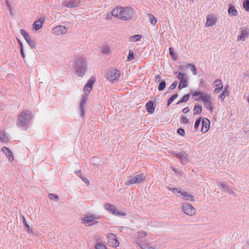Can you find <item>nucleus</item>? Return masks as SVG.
I'll return each instance as SVG.
<instances>
[{"mask_svg": "<svg viewBox=\"0 0 249 249\" xmlns=\"http://www.w3.org/2000/svg\"><path fill=\"white\" fill-rule=\"evenodd\" d=\"M5 2H6L7 6L8 7L10 8V4L9 1L8 0H6Z\"/></svg>", "mask_w": 249, "mask_h": 249, "instance_id": "338daca9", "label": "nucleus"}, {"mask_svg": "<svg viewBox=\"0 0 249 249\" xmlns=\"http://www.w3.org/2000/svg\"><path fill=\"white\" fill-rule=\"evenodd\" d=\"M134 58V53L132 51L130 50L129 52L128 56L127 57V60L128 61H131Z\"/></svg>", "mask_w": 249, "mask_h": 249, "instance_id": "a18cd8bd", "label": "nucleus"}, {"mask_svg": "<svg viewBox=\"0 0 249 249\" xmlns=\"http://www.w3.org/2000/svg\"><path fill=\"white\" fill-rule=\"evenodd\" d=\"M202 110V107L200 105H196L194 108V115L199 114Z\"/></svg>", "mask_w": 249, "mask_h": 249, "instance_id": "c756f323", "label": "nucleus"}, {"mask_svg": "<svg viewBox=\"0 0 249 249\" xmlns=\"http://www.w3.org/2000/svg\"><path fill=\"white\" fill-rule=\"evenodd\" d=\"M210 121L206 118H203L202 121V127L201 129V132L205 133L207 132L210 128Z\"/></svg>", "mask_w": 249, "mask_h": 249, "instance_id": "ddd939ff", "label": "nucleus"}, {"mask_svg": "<svg viewBox=\"0 0 249 249\" xmlns=\"http://www.w3.org/2000/svg\"><path fill=\"white\" fill-rule=\"evenodd\" d=\"M1 151L6 155L10 161H12L14 160V158L13 154L9 148L5 146L3 147L1 149Z\"/></svg>", "mask_w": 249, "mask_h": 249, "instance_id": "f3484780", "label": "nucleus"}, {"mask_svg": "<svg viewBox=\"0 0 249 249\" xmlns=\"http://www.w3.org/2000/svg\"><path fill=\"white\" fill-rule=\"evenodd\" d=\"M94 82L95 81L93 79H90L88 81L87 84L85 86L84 89H83V91L85 93L86 96L88 95L89 93V92L91 91L93 85L94 83Z\"/></svg>", "mask_w": 249, "mask_h": 249, "instance_id": "4468645a", "label": "nucleus"}, {"mask_svg": "<svg viewBox=\"0 0 249 249\" xmlns=\"http://www.w3.org/2000/svg\"><path fill=\"white\" fill-rule=\"evenodd\" d=\"M175 74H178V78L180 80L178 88L179 89H181L187 87L186 83L187 82L188 78L187 75L179 71H176Z\"/></svg>", "mask_w": 249, "mask_h": 249, "instance_id": "423d86ee", "label": "nucleus"}, {"mask_svg": "<svg viewBox=\"0 0 249 249\" xmlns=\"http://www.w3.org/2000/svg\"><path fill=\"white\" fill-rule=\"evenodd\" d=\"M120 76V72L118 70H112L107 73V79L112 83H114Z\"/></svg>", "mask_w": 249, "mask_h": 249, "instance_id": "1a4fd4ad", "label": "nucleus"}, {"mask_svg": "<svg viewBox=\"0 0 249 249\" xmlns=\"http://www.w3.org/2000/svg\"><path fill=\"white\" fill-rule=\"evenodd\" d=\"M243 7L246 11H249V0H245L243 1Z\"/></svg>", "mask_w": 249, "mask_h": 249, "instance_id": "ea45409f", "label": "nucleus"}, {"mask_svg": "<svg viewBox=\"0 0 249 249\" xmlns=\"http://www.w3.org/2000/svg\"><path fill=\"white\" fill-rule=\"evenodd\" d=\"M190 110V109L189 107H185L184 108L183 110H182V112L184 113V114H186Z\"/></svg>", "mask_w": 249, "mask_h": 249, "instance_id": "4d7b16f0", "label": "nucleus"}, {"mask_svg": "<svg viewBox=\"0 0 249 249\" xmlns=\"http://www.w3.org/2000/svg\"><path fill=\"white\" fill-rule=\"evenodd\" d=\"M167 189L171 191L172 193H173L175 194H176L177 196L178 197H180L181 194L182 192L181 190V188H171L170 187H167Z\"/></svg>", "mask_w": 249, "mask_h": 249, "instance_id": "a878e982", "label": "nucleus"}, {"mask_svg": "<svg viewBox=\"0 0 249 249\" xmlns=\"http://www.w3.org/2000/svg\"><path fill=\"white\" fill-rule=\"evenodd\" d=\"M189 94H185L184 95L182 98L181 99V100H180L179 101H178L177 104L178 105V104H179L180 103H185L186 102L188 99H189Z\"/></svg>", "mask_w": 249, "mask_h": 249, "instance_id": "c9c22d12", "label": "nucleus"}, {"mask_svg": "<svg viewBox=\"0 0 249 249\" xmlns=\"http://www.w3.org/2000/svg\"><path fill=\"white\" fill-rule=\"evenodd\" d=\"M178 96V95L177 94H174L172 96L170 97V99H171L173 101L176 99Z\"/></svg>", "mask_w": 249, "mask_h": 249, "instance_id": "bf43d9fd", "label": "nucleus"}, {"mask_svg": "<svg viewBox=\"0 0 249 249\" xmlns=\"http://www.w3.org/2000/svg\"><path fill=\"white\" fill-rule=\"evenodd\" d=\"M218 185L220 186L224 191L225 192H228L229 191V189L228 187V186L225 184L224 182L223 181H220L218 183Z\"/></svg>", "mask_w": 249, "mask_h": 249, "instance_id": "72a5a7b5", "label": "nucleus"}, {"mask_svg": "<svg viewBox=\"0 0 249 249\" xmlns=\"http://www.w3.org/2000/svg\"><path fill=\"white\" fill-rule=\"evenodd\" d=\"M229 86H226L222 91V93L219 95V98L221 100V101H223L226 96L229 95V91H228Z\"/></svg>", "mask_w": 249, "mask_h": 249, "instance_id": "5701e85b", "label": "nucleus"}, {"mask_svg": "<svg viewBox=\"0 0 249 249\" xmlns=\"http://www.w3.org/2000/svg\"><path fill=\"white\" fill-rule=\"evenodd\" d=\"M173 102L171 99H169L167 102V106H169Z\"/></svg>", "mask_w": 249, "mask_h": 249, "instance_id": "0e129e2a", "label": "nucleus"}, {"mask_svg": "<svg viewBox=\"0 0 249 249\" xmlns=\"http://www.w3.org/2000/svg\"><path fill=\"white\" fill-rule=\"evenodd\" d=\"M87 101V97L86 95H83L82 97V98L80 101V113L81 116L82 117H84L85 115V109H84V106L86 105V103Z\"/></svg>", "mask_w": 249, "mask_h": 249, "instance_id": "dca6fc26", "label": "nucleus"}, {"mask_svg": "<svg viewBox=\"0 0 249 249\" xmlns=\"http://www.w3.org/2000/svg\"><path fill=\"white\" fill-rule=\"evenodd\" d=\"M112 213L114 215L117 216H125L126 215V214L124 213H122L121 212L117 211L116 208L115 209V211H113Z\"/></svg>", "mask_w": 249, "mask_h": 249, "instance_id": "de8ad7c7", "label": "nucleus"}, {"mask_svg": "<svg viewBox=\"0 0 249 249\" xmlns=\"http://www.w3.org/2000/svg\"><path fill=\"white\" fill-rule=\"evenodd\" d=\"M181 209L185 214L190 216L194 215L196 213L195 208L187 202L183 203L182 204Z\"/></svg>", "mask_w": 249, "mask_h": 249, "instance_id": "39448f33", "label": "nucleus"}, {"mask_svg": "<svg viewBox=\"0 0 249 249\" xmlns=\"http://www.w3.org/2000/svg\"><path fill=\"white\" fill-rule=\"evenodd\" d=\"M80 1L78 0H69L67 1L65 6L68 8H74L79 6Z\"/></svg>", "mask_w": 249, "mask_h": 249, "instance_id": "412c9836", "label": "nucleus"}, {"mask_svg": "<svg viewBox=\"0 0 249 249\" xmlns=\"http://www.w3.org/2000/svg\"><path fill=\"white\" fill-rule=\"evenodd\" d=\"M240 30L241 33L238 36L237 40L238 41H244L245 38L248 36L249 32L247 30L244 29L243 28H240Z\"/></svg>", "mask_w": 249, "mask_h": 249, "instance_id": "aec40b11", "label": "nucleus"}, {"mask_svg": "<svg viewBox=\"0 0 249 249\" xmlns=\"http://www.w3.org/2000/svg\"><path fill=\"white\" fill-rule=\"evenodd\" d=\"M9 139L5 134L3 132H0V141L3 142H6Z\"/></svg>", "mask_w": 249, "mask_h": 249, "instance_id": "2f4dec72", "label": "nucleus"}, {"mask_svg": "<svg viewBox=\"0 0 249 249\" xmlns=\"http://www.w3.org/2000/svg\"><path fill=\"white\" fill-rule=\"evenodd\" d=\"M179 197H182L185 201H194L195 200L194 196L185 191L182 192Z\"/></svg>", "mask_w": 249, "mask_h": 249, "instance_id": "a211bd4d", "label": "nucleus"}, {"mask_svg": "<svg viewBox=\"0 0 249 249\" xmlns=\"http://www.w3.org/2000/svg\"><path fill=\"white\" fill-rule=\"evenodd\" d=\"M20 52H21V54L22 57L24 58L25 57V54H24V53L23 52V48H20Z\"/></svg>", "mask_w": 249, "mask_h": 249, "instance_id": "052dcab7", "label": "nucleus"}, {"mask_svg": "<svg viewBox=\"0 0 249 249\" xmlns=\"http://www.w3.org/2000/svg\"><path fill=\"white\" fill-rule=\"evenodd\" d=\"M49 197L51 200L57 201L58 200V196L54 194H50L49 195Z\"/></svg>", "mask_w": 249, "mask_h": 249, "instance_id": "c03bdc74", "label": "nucleus"}, {"mask_svg": "<svg viewBox=\"0 0 249 249\" xmlns=\"http://www.w3.org/2000/svg\"><path fill=\"white\" fill-rule=\"evenodd\" d=\"M228 192H229V193H230V194H232V195H234V193H234V192L233 191H232V190H230V189H229V191H228Z\"/></svg>", "mask_w": 249, "mask_h": 249, "instance_id": "774afa93", "label": "nucleus"}, {"mask_svg": "<svg viewBox=\"0 0 249 249\" xmlns=\"http://www.w3.org/2000/svg\"><path fill=\"white\" fill-rule=\"evenodd\" d=\"M147 15L151 24L153 25H155L157 22V18L151 14H148Z\"/></svg>", "mask_w": 249, "mask_h": 249, "instance_id": "473e14b6", "label": "nucleus"}, {"mask_svg": "<svg viewBox=\"0 0 249 249\" xmlns=\"http://www.w3.org/2000/svg\"><path fill=\"white\" fill-rule=\"evenodd\" d=\"M222 89H223V88H221V87L218 88V87L214 90V92L218 93L222 90Z\"/></svg>", "mask_w": 249, "mask_h": 249, "instance_id": "13d9d810", "label": "nucleus"}, {"mask_svg": "<svg viewBox=\"0 0 249 249\" xmlns=\"http://www.w3.org/2000/svg\"><path fill=\"white\" fill-rule=\"evenodd\" d=\"M18 39V43L20 45V48H23V44H22L21 41L19 39Z\"/></svg>", "mask_w": 249, "mask_h": 249, "instance_id": "680f3d73", "label": "nucleus"}, {"mask_svg": "<svg viewBox=\"0 0 249 249\" xmlns=\"http://www.w3.org/2000/svg\"><path fill=\"white\" fill-rule=\"evenodd\" d=\"M173 102L171 99H169L167 102V106H169Z\"/></svg>", "mask_w": 249, "mask_h": 249, "instance_id": "e2e57ef3", "label": "nucleus"}, {"mask_svg": "<svg viewBox=\"0 0 249 249\" xmlns=\"http://www.w3.org/2000/svg\"><path fill=\"white\" fill-rule=\"evenodd\" d=\"M23 223L24 225L25 226V228L27 229V231H30V227L29 225L27 224L25 218L23 216Z\"/></svg>", "mask_w": 249, "mask_h": 249, "instance_id": "09e8293b", "label": "nucleus"}, {"mask_svg": "<svg viewBox=\"0 0 249 249\" xmlns=\"http://www.w3.org/2000/svg\"><path fill=\"white\" fill-rule=\"evenodd\" d=\"M96 249H107V248L102 243H99L95 245Z\"/></svg>", "mask_w": 249, "mask_h": 249, "instance_id": "79ce46f5", "label": "nucleus"}, {"mask_svg": "<svg viewBox=\"0 0 249 249\" xmlns=\"http://www.w3.org/2000/svg\"><path fill=\"white\" fill-rule=\"evenodd\" d=\"M147 111L151 114L153 113L155 111V107L152 101H149L148 102L145 106Z\"/></svg>", "mask_w": 249, "mask_h": 249, "instance_id": "4be33fe9", "label": "nucleus"}, {"mask_svg": "<svg viewBox=\"0 0 249 249\" xmlns=\"http://www.w3.org/2000/svg\"><path fill=\"white\" fill-rule=\"evenodd\" d=\"M44 21V18L41 17L37 20L34 22L33 23V27L36 30H39L42 26Z\"/></svg>", "mask_w": 249, "mask_h": 249, "instance_id": "6ab92c4d", "label": "nucleus"}, {"mask_svg": "<svg viewBox=\"0 0 249 249\" xmlns=\"http://www.w3.org/2000/svg\"><path fill=\"white\" fill-rule=\"evenodd\" d=\"M135 13V10L130 6L117 7L112 10L111 15L123 20H130L133 18Z\"/></svg>", "mask_w": 249, "mask_h": 249, "instance_id": "f257e3e1", "label": "nucleus"}, {"mask_svg": "<svg viewBox=\"0 0 249 249\" xmlns=\"http://www.w3.org/2000/svg\"><path fill=\"white\" fill-rule=\"evenodd\" d=\"M141 248L142 249H158L159 248L155 246H151L149 244H144L140 245Z\"/></svg>", "mask_w": 249, "mask_h": 249, "instance_id": "7c9ffc66", "label": "nucleus"}, {"mask_svg": "<svg viewBox=\"0 0 249 249\" xmlns=\"http://www.w3.org/2000/svg\"><path fill=\"white\" fill-rule=\"evenodd\" d=\"M95 218L93 216H88L85 217L83 219V223L91 225V223L93 222Z\"/></svg>", "mask_w": 249, "mask_h": 249, "instance_id": "bb28decb", "label": "nucleus"}, {"mask_svg": "<svg viewBox=\"0 0 249 249\" xmlns=\"http://www.w3.org/2000/svg\"><path fill=\"white\" fill-rule=\"evenodd\" d=\"M80 177L81 178V179L83 180V181L85 182L87 184L89 185V182L87 178L82 177L81 176Z\"/></svg>", "mask_w": 249, "mask_h": 249, "instance_id": "6e6d98bb", "label": "nucleus"}, {"mask_svg": "<svg viewBox=\"0 0 249 249\" xmlns=\"http://www.w3.org/2000/svg\"><path fill=\"white\" fill-rule=\"evenodd\" d=\"M161 80V76L160 74H157L155 76V82H159Z\"/></svg>", "mask_w": 249, "mask_h": 249, "instance_id": "5fc2aeb1", "label": "nucleus"}, {"mask_svg": "<svg viewBox=\"0 0 249 249\" xmlns=\"http://www.w3.org/2000/svg\"><path fill=\"white\" fill-rule=\"evenodd\" d=\"M189 122V120L186 116H183L182 118L181 123L184 124H188Z\"/></svg>", "mask_w": 249, "mask_h": 249, "instance_id": "864d4df0", "label": "nucleus"}, {"mask_svg": "<svg viewBox=\"0 0 249 249\" xmlns=\"http://www.w3.org/2000/svg\"><path fill=\"white\" fill-rule=\"evenodd\" d=\"M67 31L68 29L65 26L59 25L56 26L53 29L52 33L55 35L59 36L66 34Z\"/></svg>", "mask_w": 249, "mask_h": 249, "instance_id": "9b49d317", "label": "nucleus"}, {"mask_svg": "<svg viewBox=\"0 0 249 249\" xmlns=\"http://www.w3.org/2000/svg\"><path fill=\"white\" fill-rule=\"evenodd\" d=\"M116 207L112 205V207H111V209L110 210V211L112 213L113 211H115V209Z\"/></svg>", "mask_w": 249, "mask_h": 249, "instance_id": "69168bd1", "label": "nucleus"}, {"mask_svg": "<svg viewBox=\"0 0 249 249\" xmlns=\"http://www.w3.org/2000/svg\"><path fill=\"white\" fill-rule=\"evenodd\" d=\"M142 38V36L140 35H136L130 37V41L132 42H136L140 40Z\"/></svg>", "mask_w": 249, "mask_h": 249, "instance_id": "f704fd0d", "label": "nucleus"}, {"mask_svg": "<svg viewBox=\"0 0 249 249\" xmlns=\"http://www.w3.org/2000/svg\"><path fill=\"white\" fill-rule=\"evenodd\" d=\"M177 85H178V81H175L173 83V84L170 86V87L168 88L167 92H169L171 90L174 89L177 87Z\"/></svg>", "mask_w": 249, "mask_h": 249, "instance_id": "58836bf2", "label": "nucleus"}, {"mask_svg": "<svg viewBox=\"0 0 249 249\" xmlns=\"http://www.w3.org/2000/svg\"><path fill=\"white\" fill-rule=\"evenodd\" d=\"M32 113L29 110L22 111L18 116L17 125L19 127H24L31 120Z\"/></svg>", "mask_w": 249, "mask_h": 249, "instance_id": "7ed1b4c3", "label": "nucleus"}, {"mask_svg": "<svg viewBox=\"0 0 249 249\" xmlns=\"http://www.w3.org/2000/svg\"><path fill=\"white\" fill-rule=\"evenodd\" d=\"M228 13L231 16H236L238 15V12L235 6L231 4L229 6Z\"/></svg>", "mask_w": 249, "mask_h": 249, "instance_id": "b1692460", "label": "nucleus"}, {"mask_svg": "<svg viewBox=\"0 0 249 249\" xmlns=\"http://www.w3.org/2000/svg\"><path fill=\"white\" fill-rule=\"evenodd\" d=\"M213 84L215 85V86H216L217 88L218 87V88H220V87L223 88V84L221 83V81L220 80H219V79L215 80L214 81V83Z\"/></svg>", "mask_w": 249, "mask_h": 249, "instance_id": "a19ab883", "label": "nucleus"}, {"mask_svg": "<svg viewBox=\"0 0 249 249\" xmlns=\"http://www.w3.org/2000/svg\"><path fill=\"white\" fill-rule=\"evenodd\" d=\"M145 176L143 173H137L134 177L129 179L126 183V185H129L134 184H140L144 181Z\"/></svg>", "mask_w": 249, "mask_h": 249, "instance_id": "20e7f679", "label": "nucleus"}, {"mask_svg": "<svg viewBox=\"0 0 249 249\" xmlns=\"http://www.w3.org/2000/svg\"><path fill=\"white\" fill-rule=\"evenodd\" d=\"M199 96L198 98H196L195 100L201 101L204 103L208 102L212 100L211 96L203 92L195 91L193 93V96Z\"/></svg>", "mask_w": 249, "mask_h": 249, "instance_id": "0eeeda50", "label": "nucleus"}, {"mask_svg": "<svg viewBox=\"0 0 249 249\" xmlns=\"http://www.w3.org/2000/svg\"><path fill=\"white\" fill-rule=\"evenodd\" d=\"M169 53L173 59H174V60H176L177 55L175 54V53H174V52L172 48H169Z\"/></svg>", "mask_w": 249, "mask_h": 249, "instance_id": "37998d69", "label": "nucleus"}, {"mask_svg": "<svg viewBox=\"0 0 249 249\" xmlns=\"http://www.w3.org/2000/svg\"><path fill=\"white\" fill-rule=\"evenodd\" d=\"M187 67H190L191 68V70L193 72V73L195 75H196V74H197V72H196V67L195 66V65H194L193 64H190V63H189L187 64Z\"/></svg>", "mask_w": 249, "mask_h": 249, "instance_id": "e433bc0d", "label": "nucleus"}, {"mask_svg": "<svg viewBox=\"0 0 249 249\" xmlns=\"http://www.w3.org/2000/svg\"><path fill=\"white\" fill-rule=\"evenodd\" d=\"M217 21V18L214 15H209L207 17V21L205 23V26H212L215 24Z\"/></svg>", "mask_w": 249, "mask_h": 249, "instance_id": "2eb2a0df", "label": "nucleus"}, {"mask_svg": "<svg viewBox=\"0 0 249 249\" xmlns=\"http://www.w3.org/2000/svg\"><path fill=\"white\" fill-rule=\"evenodd\" d=\"M176 157L180 159V162L182 164L185 165L189 161V156L185 151H182L180 153H175Z\"/></svg>", "mask_w": 249, "mask_h": 249, "instance_id": "f8f14e48", "label": "nucleus"}, {"mask_svg": "<svg viewBox=\"0 0 249 249\" xmlns=\"http://www.w3.org/2000/svg\"><path fill=\"white\" fill-rule=\"evenodd\" d=\"M204 104L205 107H206L211 113H212L213 111V106L212 100L208 102L204 103Z\"/></svg>", "mask_w": 249, "mask_h": 249, "instance_id": "cd10ccee", "label": "nucleus"}, {"mask_svg": "<svg viewBox=\"0 0 249 249\" xmlns=\"http://www.w3.org/2000/svg\"><path fill=\"white\" fill-rule=\"evenodd\" d=\"M74 68L76 73L79 77H83L86 73L87 70V63L84 58L77 56L74 60Z\"/></svg>", "mask_w": 249, "mask_h": 249, "instance_id": "f03ea898", "label": "nucleus"}, {"mask_svg": "<svg viewBox=\"0 0 249 249\" xmlns=\"http://www.w3.org/2000/svg\"><path fill=\"white\" fill-rule=\"evenodd\" d=\"M107 244L112 247H118L119 246V242L117 237L113 233H109L107 236Z\"/></svg>", "mask_w": 249, "mask_h": 249, "instance_id": "6e6552de", "label": "nucleus"}, {"mask_svg": "<svg viewBox=\"0 0 249 249\" xmlns=\"http://www.w3.org/2000/svg\"><path fill=\"white\" fill-rule=\"evenodd\" d=\"M137 235L139 238H143L146 236V233L143 231H139L137 232Z\"/></svg>", "mask_w": 249, "mask_h": 249, "instance_id": "49530a36", "label": "nucleus"}, {"mask_svg": "<svg viewBox=\"0 0 249 249\" xmlns=\"http://www.w3.org/2000/svg\"><path fill=\"white\" fill-rule=\"evenodd\" d=\"M166 87V82L165 81H162L159 84L158 86V89L160 91H161L163 90Z\"/></svg>", "mask_w": 249, "mask_h": 249, "instance_id": "4c0bfd02", "label": "nucleus"}, {"mask_svg": "<svg viewBox=\"0 0 249 249\" xmlns=\"http://www.w3.org/2000/svg\"><path fill=\"white\" fill-rule=\"evenodd\" d=\"M178 133L182 136H184L185 135V131L183 129L178 128L177 130Z\"/></svg>", "mask_w": 249, "mask_h": 249, "instance_id": "3c124183", "label": "nucleus"}, {"mask_svg": "<svg viewBox=\"0 0 249 249\" xmlns=\"http://www.w3.org/2000/svg\"><path fill=\"white\" fill-rule=\"evenodd\" d=\"M20 32L29 45L31 48H35L36 46V42L34 40L31 39L30 36L26 32V31L24 29H20Z\"/></svg>", "mask_w": 249, "mask_h": 249, "instance_id": "9d476101", "label": "nucleus"}, {"mask_svg": "<svg viewBox=\"0 0 249 249\" xmlns=\"http://www.w3.org/2000/svg\"><path fill=\"white\" fill-rule=\"evenodd\" d=\"M102 51L106 55L109 54L111 53L110 47L106 45L103 46Z\"/></svg>", "mask_w": 249, "mask_h": 249, "instance_id": "c85d7f7f", "label": "nucleus"}, {"mask_svg": "<svg viewBox=\"0 0 249 249\" xmlns=\"http://www.w3.org/2000/svg\"><path fill=\"white\" fill-rule=\"evenodd\" d=\"M167 189L171 191L172 193H173L175 194H176L177 196L178 197H180L181 194L182 192L181 190V188H171L170 187H167Z\"/></svg>", "mask_w": 249, "mask_h": 249, "instance_id": "393cba45", "label": "nucleus"}, {"mask_svg": "<svg viewBox=\"0 0 249 249\" xmlns=\"http://www.w3.org/2000/svg\"><path fill=\"white\" fill-rule=\"evenodd\" d=\"M200 122H201V118H200L196 121L194 127L196 130H197V128H198V126L200 124Z\"/></svg>", "mask_w": 249, "mask_h": 249, "instance_id": "8fccbe9b", "label": "nucleus"}, {"mask_svg": "<svg viewBox=\"0 0 249 249\" xmlns=\"http://www.w3.org/2000/svg\"><path fill=\"white\" fill-rule=\"evenodd\" d=\"M104 208L107 211H110L111 207H112V205L109 203H105L104 204Z\"/></svg>", "mask_w": 249, "mask_h": 249, "instance_id": "603ef678", "label": "nucleus"}]
</instances>
